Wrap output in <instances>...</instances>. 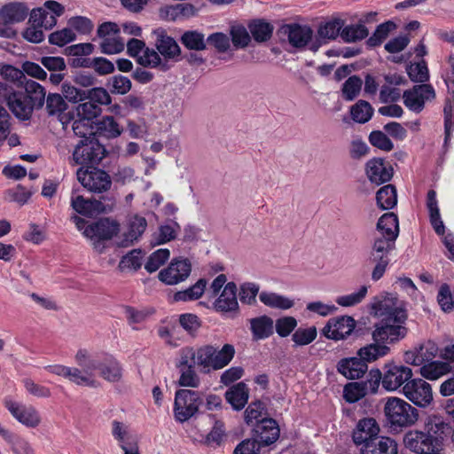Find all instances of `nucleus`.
Returning a JSON list of instances; mask_svg holds the SVG:
<instances>
[{
    "label": "nucleus",
    "instance_id": "obj_1",
    "mask_svg": "<svg viewBox=\"0 0 454 454\" xmlns=\"http://www.w3.org/2000/svg\"><path fill=\"white\" fill-rule=\"evenodd\" d=\"M74 358L78 367L56 364L45 366L44 370L77 386L89 387H97V373L108 382H118L122 378L121 364L107 353L80 348Z\"/></svg>",
    "mask_w": 454,
    "mask_h": 454
},
{
    "label": "nucleus",
    "instance_id": "obj_2",
    "mask_svg": "<svg viewBox=\"0 0 454 454\" xmlns=\"http://www.w3.org/2000/svg\"><path fill=\"white\" fill-rule=\"evenodd\" d=\"M255 432L257 440L247 439L240 442L235 449L234 454H268L262 449V445H270L279 437V428L274 419H262L257 425Z\"/></svg>",
    "mask_w": 454,
    "mask_h": 454
},
{
    "label": "nucleus",
    "instance_id": "obj_3",
    "mask_svg": "<svg viewBox=\"0 0 454 454\" xmlns=\"http://www.w3.org/2000/svg\"><path fill=\"white\" fill-rule=\"evenodd\" d=\"M369 308L370 313L380 320L395 319L397 322L407 320L405 302L394 294L382 293L373 297Z\"/></svg>",
    "mask_w": 454,
    "mask_h": 454
},
{
    "label": "nucleus",
    "instance_id": "obj_4",
    "mask_svg": "<svg viewBox=\"0 0 454 454\" xmlns=\"http://www.w3.org/2000/svg\"><path fill=\"white\" fill-rule=\"evenodd\" d=\"M384 413L387 422L394 429L411 427L419 419L418 410L405 400L396 396L387 398Z\"/></svg>",
    "mask_w": 454,
    "mask_h": 454
},
{
    "label": "nucleus",
    "instance_id": "obj_5",
    "mask_svg": "<svg viewBox=\"0 0 454 454\" xmlns=\"http://www.w3.org/2000/svg\"><path fill=\"white\" fill-rule=\"evenodd\" d=\"M235 348L231 344H224L218 349L212 345L199 348V367L204 372L217 371L227 366L233 359Z\"/></svg>",
    "mask_w": 454,
    "mask_h": 454
},
{
    "label": "nucleus",
    "instance_id": "obj_6",
    "mask_svg": "<svg viewBox=\"0 0 454 454\" xmlns=\"http://www.w3.org/2000/svg\"><path fill=\"white\" fill-rule=\"evenodd\" d=\"M202 397L198 391L179 389L176 391L173 413L177 422L184 423L197 414Z\"/></svg>",
    "mask_w": 454,
    "mask_h": 454
},
{
    "label": "nucleus",
    "instance_id": "obj_7",
    "mask_svg": "<svg viewBox=\"0 0 454 454\" xmlns=\"http://www.w3.org/2000/svg\"><path fill=\"white\" fill-rule=\"evenodd\" d=\"M3 403L12 417L27 428L34 429L41 425L42 417L35 406L16 401L12 396L4 397Z\"/></svg>",
    "mask_w": 454,
    "mask_h": 454
},
{
    "label": "nucleus",
    "instance_id": "obj_8",
    "mask_svg": "<svg viewBox=\"0 0 454 454\" xmlns=\"http://www.w3.org/2000/svg\"><path fill=\"white\" fill-rule=\"evenodd\" d=\"M407 333L406 321L397 322L395 319H383L374 325L372 337L373 341L387 346V344H395L404 339Z\"/></svg>",
    "mask_w": 454,
    "mask_h": 454
},
{
    "label": "nucleus",
    "instance_id": "obj_9",
    "mask_svg": "<svg viewBox=\"0 0 454 454\" xmlns=\"http://www.w3.org/2000/svg\"><path fill=\"white\" fill-rule=\"evenodd\" d=\"M406 449L415 454H441L442 448L437 437H432L425 430H410L403 436Z\"/></svg>",
    "mask_w": 454,
    "mask_h": 454
},
{
    "label": "nucleus",
    "instance_id": "obj_10",
    "mask_svg": "<svg viewBox=\"0 0 454 454\" xmlns=\"http://www.w3.org/2000/svg\"><path fill=\"white\" fill-rule=\"evenodd\" d=\"M384 380L382 387L387 392H395L403 389L406 382L413 376L411 368L393 361L386 363L383 367Z\"/></svg>",
    "mask_w": 454,
    "mask_h": 454
},
{
    "label": "nucleus",
    "instance_id": "obj_11",
    "mask_svg": "<svg viewBox=\"0 0 454 454\" xmlns=\"http://www.w3.org/2000/svg\"><path fill=\"white\" fill-rule=\"evenodd\" d=\"M106 149L96 139V137H89L81 139L74 148L73 153V160L74 164H98L105 157Z\"/></svg>",
    "mask_w": 454,
    "mask_h": 454
},
{
    "label": "nucleus",
    "instance_id": "obj_12",
    "mask_svg": "<svg viewBox=\"0 0 454 454\" xmlns=\"http://www.w3.org/2000/svg\"><path fill=\"white\" fill-rule=\"evenodd\" d=\"M401 392L411 403L419 408L428 407L434 400L431 385L420 378H411Z\"/></svg>",
    "mask_w": 454,
    "mask_h": 454
},
{
    "label": "nucleus",
    "instance_id": "obj_13",
    "mask_svg": "<svg viewBox=\"0 0 454 454\" xmlns=\"http://www.w3.org/2000/svg\"><path fill=\"white\" fill-rule=\"evenodd\" d=\"M64 6L57 1L48 0L43 6L31 11L29 23L43 27L49 30L57 24V19L64 13Z\"/></svg>",
    "mask_w": 454,
    "mask_h": 454
},
{
    "label": "nucleus",
    "instance_id": "obj_14",
    "mask_svg": "<svg viewBox=\"0 0 454 454\" xmlns=\"http://www.w3.org/2000/svg\"><path fill=\"white\" fill-rule=\"evenodd\" d=\"M76 175L81 184L92 192H106L112 184L110 176L106 171L97 168H80Z\"/></svg>",
    "mask_w": 454,
    "mask_h": 454
},
{
    "label": "nucleus",
    "instance_id": "obj_15",
    "mask_svg": "<svg viewBox=\"0 0 454 454\" xmlns=\"http://www.w3.org/2000/svg\"><path fill=\"white\" fill-rule=\"evenodd\" d=\"M435 90L431 84L415 85L403 93V105L411 112L419 114L427 102L434 100Z\"/></svg>",
    "mask_w": 454,
    "mask_h": 454
},
{
    "label": "nucleus",
    "instance_id": "obj_16",
    "mask_svg": "<svg viewBox=\"0 0 454 454\" xmlns=\"http://www.w3.org/2000/svg\"><path fill=\"white\" fill-rule=\"evenodd\" d=\"M119 230L120 226L116 221L103 218L88 225L84 229L83 235L93 242L96 249L101 250L100 242L111 239L118 233Z\"/></svg>",
    "mask_w": 454,
    "mask_h": 454
},
{
    "label": "nucleus",
    "instance_id": "obj_17",
    "mask_svg": "<svg viewBox=\"0 0 454 454\" xmlns=\"http://www.w3.org/2000/svg\"><path fill=\"white\" fill-rule=\"evenodd\" d=\"M356 328V320L350 316H340L330 318L324 328L322 334L333 340L347 339Z\"/></svg>",
    "mask_w": 454,
    "mask_h": 454
},
{
    "label": "nucleus",
    "instance_id": "obj_18",
    "mask_svg": "<svg viewBox=\"0 0 454 454\" xmlns=\"http://www.w3.org/2000/svg\"><path fill=\"white\" fill-rule=\"evenodd\" d=\"M192 265L189 260L173 259L166 269L159 273V279L166 285H176L184 281L191 274Z\"/></svg>",
    "mask_w": 454,
    "mask_h": 454
},
{
    "label": "nucleus",
    "instance_id": "obj_19",
    "mask_svg": "<svg viewBox=\"0 0 454 454\" xmlns=\"http://www.w3.org/2000/svg\"><path fill=\"white\" fill-rule=\"evenodd\" d=\"M365 174L371 183L381 184L390 181L394 169L391 164L382 158H373L365 164Z\"/></svg>",
    "mask_w": 454,
    "mask_h": 454
},
{
    "label": "nucleus",
    "instance_id": "obj_20",
    "mask_svg": "<svg viewBox=\"0 0 454 454\" xmlns=\"http://www.w3.org/2000/svg\"><path fill=\"white\" fill-rule=\"evenodd\" d=\"M380 427L372 418L360 419L352 433V439L356 446H365L378 437Z\"/></svg>",
    "mask_w": 454,
    "mask_h": 454
},
{
    "label": "nucleus",
    "instance_id": "obj_21",
    "mask_svg": "<svg viewBox=\"0 0 454 454\" xmlns=\"http://www.w3.org/2000/svg\"><path fill=\"white\" fill-rule=\"evenodd\" d=\"M153 35L155 36L156 49L164 58V60H177L181 54V49L175 39L168 35L163 28L153 30Z\"/></svg>",
    "mask_w": 454,
    "mask_h": 454
},
{
    "label": "nucleus",
    "instance_id": "obj_22",
    "mask_svg": "<svg viewBox=\"0 0 454 454\" xmlns=\"http://www.w3.org/2000/svg\"><path fill=\"white\" fill-rule=\"evenodd\" d=\"M213 308L220 313H231L239 309L237 299V286L234 282H228L213 303Z\"/></svg>",
    "mask_w": 454,
    "mask_h": 454
},
{
    "label": "nucleus",
    "instance_id": "obj_23",
    "mask_svg": "<svg viewBox=\"0 0 454 454\" xmlns=\"http://www.w3.org/2000/svg\"><path fill=\"white\" fill-rule=\"evenodd\" d=\"M281 32L287 35L289 43L295 48L306 46L313 35V31L309 27L295 23L283 26Z\"/></svg>",
    "mask_w": 454,
    "mask_h": 454
},
{
    "label": "nucleus",
    "instance_id": "obj_24",
    "mask_svg": "<svg viewBox=\"0 0 454 454\" xmlns=\"http://www.w3.org/2000/svg\"><path fill=\"white\" fill-rule=\"evenodd\" d=\"M6 103L12 114L19 119L27 120L33 112V104L23 92L12 90L7 97Z\"/></svg>",
    "mask_w": 454,
    "mask_h": 454
},
{
    "label": "nucleus",
    "instance_id": "obj_25",
    "mask_svg": "<svg viewBox=\"0 0 454 454\" xmlns=\"http://www.w3.org/2000/svg\"><path fill=\"white\" fill-rule=\"evenodd\" d=\"M337 372L348 380L362 378L368 370L367 364L358 357L340 359L336 365Z\"/></svg>",
    "mask_w": 454,
    "mask_h": 454
},
{
    "label": "nucleus",
    "instance_id": "obj_26",
    "mask_svg": "<svg viewBox=\"0 0 454 454\" xmlns=\"http://www.w3.org/2000/svg\"><path fill=\"white\" fill-rule=\"evenodd\" d=\"M386 84L380 90V100L382 103L395 102L401 98V90L397 86L404 84L405 78L397 74L385 75Z\"/></svg>",
    "mask_w": 454,
    "mask_h": 454
},
{
    "label": "nucleus",
    "instance_id": "obj_27",
    "mask_svg": "<svg viewBox=\"0 0 454 454\" xmlns=\"http://www.w3.org/2000/svg\"><path fill=\"white\" fill-rule=\"evenodd\" d=\"M71 206L78 214L87 217L96 216L105 211V206L101 201L85 200L82 196L74 193L71 198Z\"/></svg>",
    "mask_w": 454,
    "mask_h": 454
},
{
    "label": "nucleus",
    "instance_id": "obj_28",
    "mask_svg": "<svg viewBox=\"0 0 454 454\" xmlns=\"http://www.w3.org/2000/svg\"><path fill=\"white\" fill-rule=\"evenodd\" d=\"M397 442L387 436H380L360 448V454H397Z\"/></svg>",
    "mask_w": 454,
    "mask_h": 454
},
{
    "label": "nucleus",
    "instance_id": "obj_29",
    "mask_svg": "<svg viewBox=\"0 0 454 454\" xmlns=\"http://www.w3.org/2000/svg\"><path fill=\"white\" fill-rule=\"evenodd\" d=\"M147 223L145 218L135 215L129 220L127 229L123 231L121 240L119 242L120 246L128 247L137 240L145 231Z\"/></svg>",
    "mask_w": 454,
    "mask_h": 454
},
{
    "label": "nucleus",
    "instance_id": "obj_30",
    "mask_svg": "<svg viewBox=\"0 0 454 454\" xmlns=\"http://www.w3.org/2000/svg\"><path fill=\"white\" fill-rule=\"evenodd\" d=\"M424 430L432 437H437L439 445L443 449V441L450 430V425L439 415L432 414L427 417Z\"/></svg>",
    "mask_w": 454,
    "mask_h": 454
},
{
    "label": "nucleus",
    "instance_id": "obj_31",
    "mask_svg": "<svg viewBox=\"0 0 454 454\" xmlns=\"http://www.w3.org/2000/svg\"><path fill=\"white\" fill-rule=\"evenodd\" d=\"M426 205L433 229L438 235H443L445 232V225L441 217L436 192L434 190L427 192Z\"/></svg>",
    "mask_w": 454,
    "mask_h": 454
},
{
    "label": "nucleus",
    "instance_id": "obj_32",
    "mask_svg": "<svg viewBox=\"0 0 454 454\" xmlns=\"http://www.w3.org/2000/svg\"><path fill=\"white\" fill-rule=\"evenodd\" d=\"M378 235L395 241L399 234L397 215L391 212L381 215L377 223Z\"/></svg>",
    "mask_w": 454,
    "mask_h": 454
},
{
    "label": "nucleus",
    "instance_id": "obj_33",
    "mask_svg": "<svg viewBox=\"0 0 454 454\" xmlns=\"http://www.w3.org/2000/svg\"><path fill=\"white\" fill-rule=\"evenodd\" d=\"M28 10L25 4L13 3L4 5L0 9V18L2 20L10 23H19L23 21L27 16Z\"/></svg>",
    "mask_w": 454,
    "mask_h": 454
},
{
    "label": "nucleus",
    "instance_id": "obj_34",
    "mask_svg": "<svg viewBox=\"0 0 454 454\" xmlns=\"http://www.w3.org/2000/svg\"><path fill=\"white\" fill-rule=\"evenodd\" d=\"M259 300L265 306L276 309L286 310L294 305V301L292 299L269 291L261 292L259 294Z\"/></svg>",
    "mask_w": 454,
    "mask_h": 454
},
{
    "label": "nucleus",
    "instance_id": "obj_35",
    "mask_svg": "<svg viewBox=\"0 0 454 454\" xmlns=\"http://www.w3.org/2000/svg\"><path fill=\"white\" fill-rule=\"evenodd\" d=\"M248 388L244 382L232 386L225 394L227 401L237 411L245 407L248 401Z\"/></svg>",
    "mask_w": 454,
    "mask_h": 454
},
{
    "label": "nucleus",
    "instance_id": "obj_36",
    "mask_svg": "<svg viewBox=\"0 0 454 454\" xmlns=\"http://www.w3.org/2000/svg\"><path fill=\"white\" fill-rule=\"evenodd\" d=\"M390 351V348L387 345H383L381 342H375L368 344L357 351L358 358L367 364L377 359L387 356Z\"/></svg>",
    "mask_w": 454,
    "mask_h": 454
},
{
    "label": "nucleus",
    "instance_id": "obj_37",
    "mask_svg": "<svg viewBox=\"0 0 454 454\" xmlns=\"http://www.w3.org/2000/svg\"><path fill=\"white\" fill-rule=\"evenodd\" d=\"M450 371L449 363L430 361L425 363L419 369L420 375L429 380H435Z\"/></svg>",
    "mask_w": 454,
    "mask_h": 454
},
{
    "label": "nucleus",
    "instance_id": "obj_38",
    "mask_svg": "<svg viewBox=\"0 0 454 454\" xmlns=\"http://www.w3.org/2000/svg\"><path fill=\"white\" fill-rule=\"evenodd\" d=\"M395 241L378 235L374 238L370 252V260L389 259V253L395 248Z\"/></svg>",
    "mask_w": 454,
    "mask_h": 454
},
{
    "label": "nucleus",
    "instance_id": "obj_39",
    "mask_svg": "<svg viewBox=\"0 0 454 454\" xmlns=\"http://www.w3.org/2000/svg\"><path fill=\"white\" fill-rule=\"evenodd\" d=\"M207 282L204 278H200L194 285L188 288L178 291L174 294L176 301H192L200 299L206 291Z\"/></svg>",
    "mask_w": 454,
    "mask_h": 454
},
{
    "label": "nucleus",
    "instance_id": "obj_40",
    "mask_svg": "<svg viewBox=\"0 0 454 454\" xmlns=\"http://www.w3.org/2000/svg\"><path fill=\"white\" fill-rule=\"evenodd\" d=\"M250 325L254 338L256 340L268 338L273 333V320L268 316L253 318Z\"/></svg>",
    "mask_w": 454,
    "mask_h": 454
},
{
    "label": "nucleus",
    "instance_id": "obj_41",
    "mask_svg": "<svg viewBox=\"0 0 454 454\" xmlns=\"http://www.w3.org/2000/svg\"><path fill=\"white\" fill-rule=\"evenodd\" d=\"M377 205L382 210L392 209L397 204V193L395 187L387 184L381 187L376 193Z\"/></svg>",
    "mask_w": 454,
    "mask_h": 454
},
{
    "label": "nucleus",
    "instance_id": "obj_42",
    "mask_svg": "<svg viewBox=\"0 0 454 454\" xmlns=\"http://www.w3.org/2000/svg\"><path fill=\"white\" fill-rule=\"evenodd\" d=\"M137 62L143 67L160 68L161 71H167L169 69V66L167 61L163 60L156 51L150 48H146L144 51Z\"/></svg>",
    "mask_w": 454,
    "mask_h": 454
},
{
    "label": "nucleus",
    "instance_id": "obj_43",
    "mask_svg": "<svg viewBox=\"0 0 454 454\" xmlns=\"http://www.w3.org/2000/svg\"><path fill=\"white\" fill-rule=\"evenodd\" d=\"M21 85H23L25 90L24 94L33 104V107L35 106H42L43 104L46 92L41 84L35 81L26 79Z\"/></svg>",
    "mask_w": 454,
    "mask_h": 454
},
{
    "label": "nucleus",
    "instance_id": "obj_44",
    "mask_svg": "<svg viewBox=\"0 0 454 454\" xmlns=\"http://www.w3.org/2000/svg\"><path fill=\"white\" fill-rule=\"evenodd\" d=\"M97 130L107 138H116L123 129L113 116H104L98 121Z\"/></svg>",
    "mask_w": 454,
    "mask_h": 454
},
{
    "label": "nucleus",
    "instance_id": "obj_45",
    "mask_svg": "<svg viewBox=\"0 0 454 454\" xmlns=\"http://www.w3.org/2000/svg\"><path fill=\"white\" fill-rule=\"evenodd\" d=\"M369 32L363 23L342 27L340 37L346 43H354L367 37Z\"/></svg>",
    "mask_w": 454,
    "mask_h": 454
},
{
    "label": "nucleus",
    "instance_id": "obj_46",
    "mask_svg": "<svg viewBox=\"0 0 454 454\" xmlns=\"http://www.w3.org/2000/svg\"><path fill=\"white\" fill-rule=\"evenodd\" d=\"M368 293L367 286H361L356 291L337 296L335 299L336 303L343 308L354 307L360 304L364 298L366 297Z\"/></svg>",
    "mask_w": 454,
    "mask_h": 454
},
{
    "label": "nucleus",
    "instance_id": "obj_47",
    "mask_svg": "<svg viewBox=\"0 0 454 454\" xmlns=\"http://www.w3.org/2000/svg\"><path fill=\"white\" fill-rule=\"evenodd\" d=\"M248 27L254 39L260 43L268 41L273 32V27L270 23L263 20H254Z\"/></svg>",
    "mask_w": 454,
    "mask_h": 454
},
{
    "label": "nucleus",
    "instance_id": "obj_48",
    "mask_svg": "<svg viewBox=\"0 0 454 454\" xmlns=\"http://www.w3.org/2000/svg\"><path fill=\"white\" fill-rule=\"evenodd\" d=\"M142 251L134 249L122 256L118 267L121 271L137 270L142 265Z\"/></svg>",
    "mask_w": 454,
    "mask_h": 454
},
{
    "label": "nucleus",
    "instance_id": "obj_49",
    "mask_svg": "<svg viewBox=\"0 0 454 454\" xmlns=\"http://www.w3.org/2000/svg\"><path fill=\"white\" fill-rule=\"evenodd\" d=\"M372 114V106L364 100H359L350 109L352 119L358 123H365L370 121Z\"/></svg>",
    "mask_w": 454,
    "mask_h": 454
},
{
    "label": "nucleus",
    "instance_id": "obj_50",
    "mask_svg": "<svg viewBox=\"0 0 454 454\" xmlns=\"http://www.w3.org/2000/svg\"><path fill=\"white\" fill-rule=\"evenodd\" d=\"M195 365L199 366V348L194 349L191 347L182 348L176 364L177 369L194 368Z\"/></svg>",
    "mask_w": 454,
    "mask_h": 454
},
{
    "label": "nucleus",
    "instance_id": "obj_51",
    "mask_svg": "<svg viewBox=\"0 0 454 454\" xmlns=\"http://www.w3.org/2000/svg\"><path fill=\"white\" fill-rule=\"evenodd\" d=\"M170 253L168 249L160 248L154 251L147 259L145 269L153 273L158 270L169 258Z\"/></svg>",
    "mask_w": 454,
    "mask_h": 454
},
{
    "label": "nucleus",
    "instance_id": "obj_52",
    "mask_svg": "<svg viewBox=\"0 0 454 454\" xmlns=\"http://www.w3.org/2000/svg\"><path fill=\"white\" fill-rule=\"evenodd\" d=\"M367 394V388L361 381L348 383L343 388V397L348 403L357 402Z\"/></svg>",
    "mask_w": 454,
    "mask_h": 454
},
{
    "label": "nucleus",
    "instance_id": "obj_53",
    "mask_svg": "<svg viewBox=\"0 0 454 454\" xmlns=\"http://www.w3.org/2000/svg\"><path fill=\"white\" fill-rule=\"evenodd\" d=\"M181 43L189 50L202 51L206 48L204 35L197 31L184 32Z\"/></svg>",
    "mask_w": 454,
    "mask_h": 454
},
{
    "label": "nucleus",
    "instance_id": "obj_54",
    "mask_svg": "<svg viewBox=\"0 0 454 454\" xmlns=\"http://www.w3.org/2000/svg\"><path fill=\"white\" fill-rule=\"evenodd\" d=\"M362 84L360 77L356 75L348 77L342 85V97L348 101L355 99L361 91Z\"/></svg>",
    "mask_w": 454,
    "mask_h": 454
},
{
    "label": "nucleus",
    "instance_id": "obj_55",
    "mask_svg": "<svg viewBox=\"0 0 454 454\" xmlns=\"http://www.w3.org/2000/svg\"><path fill=\"white\" fill-rule=\"evenodd\" d=\"M112 434L114 440L117 441L119 447L137 439L130 433L127 425L117 420L112 422Z\"/></svg>",
    "mask_w": 454,
    "mask_h": 454
},
{
    "label": "nucleus",
    "instance_id": "obj_56",
    "mask_svg": "<svg viewBox=\"0 0 454 454\" xmlns=\"http://www.w3.org/2000/svg\"><path fill=\"white\" fill-rule=\"evenodd\" d=\"M407 74L411 80L415 82H425L429 78L428 68L423 59L419 62L410 64L407 67Z\"/></svg>",
    "mask_w": 454,
    "mask_h": 454
},
{
    "label": "nucleus",
    "instance_id": "obj_57",
    "mask_svg": "<svg viewBox=\"0 0 454 454\" xmlns=\"http://www.w3.org/2000/svg\"><path fill=\"white\" fill-rule=\"evenodd\" d=\"M260 286L258 284L246 282L239 286V300L242 303L253 305L256 301V296L259 295Z\"/></svg>",
    "mask_w": 454,
    "mask_h": 454
},
{
    "label": "nucleus",
    "instance_id": "obj_58",
    "mask_svg": "<svg viewBox=\"0 0 454 454\" xmlns=\"http://www.w3.org/2000/svg\"><path fill=\"white\" fill-rule=\"evenodd\" d=\"M230 34L232 43L237 49L246 48L251 41V36L248 31L241 25L232 26Z\"/></svg>",
    "mask_w": 454,
    "mask_h": 454
},
{
    "label": "nucleus",
    "instance_id": "obj_59",
    "mask_svg": "<svg viewBox=\"0 0 454 454\" xmlns=\"http://www.w3.org/2000/svg\"><path fill=\"white\" fill-rule=\"evenodd\" d=\"M317 336V331L315 326L306 328H298L292 335V340L297 346H305L310 344Z\"/></svg>",
    "mask_w": 454,
    "mask_h": 454
},
{
    "label": "nucleus",
    "instance_id": "obj_60",
    "mask_svg": "<svg viewBox=\"0 0 454 454\" xmlns=\"http://www.w3.org/2000/svg\"><path fill=\"white\" fill-rule=\"evenodd\" d=\"M343 23L340 20H333L322 24L318 28V35L323 39H335L340 32Z\"/></svg>",
    "mask_w": 454,
    "mask_h": 454
},
{
    "label": "nucleus",
    "instance_id": "obj_61",
    "mask_svg": "<svg viewBox=\"0 0 454 454\" xmlns=\"http://www.w3.org/2000/svg\"><path fill=\"white\" fill-rule=\"evenodd\" d=\"M180 231V226L177 223L171 221L159 228V232L156 236V244L160 245L174 239Z\"/></svg>",
    "mask_w": 454,
    "mask_h": 454
},
{
    "label": "nucleus",
    "instance_id": "obj_62",
    "mask_svg": "<svg viewBox=\"0 0 454 454\" xmlns=\"http://www.w3.org/2000/svg\"><path fill=\"white\" fill-rule=\"evenodd\" d=\"M79 118L90 121L101 114V108L91 100L79 104L75 107Z\"/></svg>",
    "mask_w": 454,
    "mask_h": 454
},
{
    "label": "nucleus",
    "instance_id": "obj_63",
    "mask_svg": "<svg viewBox=\"0 0 454 454\" xmlns=\"http://www.w3.org/2000/svg\"><path fill=\"white\" fill-rule=\"evenodd\" d=\"M125 41L119 35L108 36L100 43L101 51L105 54H117L124 50Z\"/></svg>",
    "mask_w": 454,
    "mask_h": 454
},
{
    "label": "nucleus",
    "instance_id": "obj_64",
    "mask_svg": "<svg viewBox=\"0 0 454 454\" xmlns=\"http://www.w3.org/2000/svg\"><path fill=\"white\" fill-rule=\"evenodd\" d=\"M437 300L443 311L454 309V292L450 291L448 285L444 284L440 287Z\"/></svg>",
    "mask_w": 454,
    "mask_h": 454
}]
</instances>
